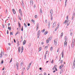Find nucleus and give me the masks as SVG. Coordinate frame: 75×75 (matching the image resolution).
<instances>
[{"label":"nucleus","mask_w":75,"mask_h":75,"mask_svg":"<svg viewBox=\"0 0 75 75\" xmlns=\"http://www.w3.org/2000/svg\"><path fill=\"white\" fill-rule=\"evenodd\" d=\"M75 42V40L74 39L73 40L72 42V47H74V46L75 45V43L74 42Z\"/></svg>","instance_id":"obj_2"},{"label":"nucleus","mask_w":75,"mask_h":75,"mask_svg":"<svg viewBox=\"0 0 75 75\" xmlns=\"http://www.w3.org/2000/svg\"><path fill=\"white\" fill-rule=\"evenodd\" d=\"M62 58H64V53L63 52H62Z\"/></svg>","instance_id":"obj_17"},{"label":"nucleus","mask_w":75,"mask_h":75,"mask_svg":"<svg viewBox=\"0 0 75 75\" xmlns=\"http://www.w3.org/2000/svg\"><path fill=\"white\" fill-rule=\"evenodd\" d=\"M28 26H30V23H28Z\"/></svg>","instance_id":"obj_55"},{"label":"nucleus","mask_w":75,"mask_h":75,"mask_svg":"<svg viewBox=\"0 0 75 75\" xmlns=\"http://www.w3.org/2000/svg\"><path fill=\"white\" fill-rule=\"evenodd\" d=\"M30 6H33V0H30Z\"/></svg>","instance_id":"obj_4"},{"label":"nucleus","mask_w":75,"mask_h":75,"mask_svg":"<svg viewBox=\"0 0 75 75\" xmlns=\"http://www.w3.org/2000/svg\"><path fill=\"white\" fill-rule=\"evenodd\" d=\"M52 39V37H51V36H50L48 38V40H49V41H50Z\"/></svg>","instance_id":"obj_14"},{"label":"nucleus","mask_w":75,"mask_h":75,"mask_svg":"<svg viewBox=\"0 0 75 75\" xmlns=\"http://www.w3.org/2000/svg\"><path fill=\"white\" fill-rule=\"evenodd\" d=\"M50 23H49L48 24V28H50Z\"/></svg>","instance_id":"obj_25"},{"label":"nucleus","mask_w":75,"mask_h":75,"mask_svg":"<svg viewBox=\"0 0 75 75\" xmlns=\"http://www.w3.org/2000/svg\"><path fill=\"white\" fill-rule=\"evenodd\" d=\"M64 40H65V41H67V40H68V38H67V37L66 36L65 37Z\"/></svg>","instance_id":"obj_21"},{"label":"nucleus","mask_w":75,"mask_h":75,"mask_svg":"<svg viewBox=\"0 0 75 75\" xmlns=\"http://www.w3.org/2000/svg\"><path fill=\"white\" fill-rule=\"evenodd\" d=\"M41 50H42V47H40L39 48V51H41Z\"/></svg>","instance_id":"obj_27"},{"label":"nucleus","mask_w":75,"mask_h":75,"mask_svg":"<svg viewBox=\"0 0 75 75\" xmlns=\"http://www.w3.org/2000/svg\"><path fill=\"white\" fill-rule=\"evenodd\" d=\"M19 18L20 20H21V17H19Z\"/></svg>","instance_id":"obj_53"},{"label":"nucleus","mask_w":75,"mask_h":75,"mask_svg":"<svg viewBox=\"0 0 75 75\" xmlns=\"http://www.w3.org/2000/svg\"><path fill=\"white\" fill-rule=\"evenodd\" d=\"M48 53V51H47L46 52V54H46V55H47V54Z\"/></svg>","instance_id":"obj_40"},{"label":"nucleus","mask_w":75,"mask_h":75,"mask_svg":"<svg viewBox=\"0 0 75 75\" xmlns=\"http://www.w3.org/2000/svg\"><path fill=\"white\" fill-rule=\"evenodd\" d=\"M45 31V29H44L43 30H42V33H44Z\"/></svg>","instance_id":"obj_38"},{"label":"nucleus","mask_w":75,"mask_h":75,"mask_svg":"<svg viewBox=\"0 0 75 75\" xmlns=\"http://www.w3.org/2000/svg\"><path fill=\"white\" fill-rule=\"evenodd\" d=\"M57 39H55L54 40V44L55 45H57Z\"/></svg>","instance_id":"obj_6"},{"label":"nucleus","mask_w":75,"mask_h":75,"mask_svg":"<svg viewBox=\"0 0 75 75\" xmlns=\"http://www.w3.org/2000/svg\"><path fill=\"white\" fill-rule=\"evenodd\" d=\"M64 67V64H62L59 67L60 69H61V68Z\"/></svg>","instance_id":"obj_13"},{"label":"nucleus","mask_w":75,"mask_h":75,"mask_svg":"<svg viewBox=\"0 0 75 75\" xmlns=\"http://www.w3.org/2000/svg\"><path fill=\"white\" fill-rule=\"evenodd\" d=\"M23 62H22V63H21V66H22V65H23Z\"/></svg>","instance_id":"obj_42"},{"label":"nucleus","mask_w":75,"mask_h":75,"mask_svg":"<svg viewBox=\"0 0 75 75\" xmlns=\"http://www.w3.org/2000/svg\"><path fill=\"white\" fill-rule=\"evenodd\" d=\"M24 50V47H23V46L21 48V53H22L23 52V50Z\"/></svg>","instance_id":"obj_16"},{"label":"nucleus","mask_w":75,"mask_h":75,"mask_svg":"<svg viewBox=\"0 0 75 75\" xmlns=\"http://www.w3.org/2000/svg\"><path fill=\"white\" fill-rule=\"evenodd\" d=\"M63 23L64 24H65V23H66V24H67V26L69 25V21H68V20H66Z\"/></svg>","instance_id":"obj_1"},{"label":"nucleus","mask_w":75,"mask_h":75,"mask_svg":"<svg viewBox=\"0 0 75 75\" xmlns=\"http://www.w3.org/2000/svg\"><path fill=\"white\" fill-rule=\"evenodd\" d=\"M11 62H12V58L11 59V61H10L9 63H11Z\"/></svg>","instance_id":"obj_49"},{"label":"nucleus","mask_w":75,"mask_h":75,"mask_svg":"<svg viewBox=\"0 0 75 75\" xmlns=\"http://www.w3.org/2000/svg\"><path fill=\"white\" fill-rule=\"evenodd\" d=\"M8 30H9L11 31V27H8Z\"/></svg>","instance_id":"obj_31"},{"label":"nucleus","mask_w":75,"mask_h":75,"mask_svg":"<svg viewBox=\"0 0 75 75\" xmlns=\"http://www.w3.org/2000/svg\"><path fill=\"white\" fill-rule=\"evenodd\" d=\"M13 35V33L12 34V32H11L10 33V35Z\"/></svg>","instance_id":"obj_59"},{"label":"nucleus","mask_w":75,"mask_h":75,"mask_svg":"<svg viewBox=\"0 0 75 75\" xmlns=\"http://www.w3.org/2000/svg\"><path fill=\"white\" fill-rule=\"evenodd\" d=\"M57 66L56 65H54L53 68L52 69H53V70H54V69H56V71H57Z\"/></svg>","instance_id":"obj_8"},{"label":"nucleus","mask_w":75,"mask_h":75,"mask_svg":"<svg viewBox=\"0 0 75 75\" xmlns=\"http://www.w3.org/2000/svg\"><path fill=\"white\" fill-rule=\"evenodd\" d=\"M62 36H63V33H62L61 34V36L60 37V38H62Z\"/></svg>","instance_id":"obj_29"},{"label":"nucleus","mask_w":75,"mask_h":75,"mask_svg":"<svg viewBox=\"0 0 75 75\" xmlns=\"http://www.w3.org/2000/svg\"><path fill=\"white\" fill-rule=\"evenodd\" d=\"M19 13H20L21 16H22V12H21V9H19Z\"/></svg>","instance_id":"obj_12"},{"label":"nucleus","mask_w":75,"mask_h":75,"mask_svg":"<svg viewBox=\"0 0 75 75\" xmlns=\"http://www.w3.org/2000/svg\"><path fill=\"white\" fill-rule=\"evenodd\" d=\"M40 12L41 13H42V10L41 8H40Z\"/></svg>","instance_id":"obj_33"},{"label":"nucleus","mask_w":75,"mask_h":75,"mask_svg":"<svg viewBox=\"0 0 75 75\" xmlns=\"http://www.w3.org/2000/svg\"><path fill=\"white\" fill-rule=\"evenodd\" d=\"M50 13L51 15H52V14H53V11L52 10V9H51L50 10Z\"/></svg>","instance_id":"obj_11"},{"label":"nucleus","mask_w":75,"mask_h":75,"mask_svg":"<svg viewBox=\"0 0 75 75\" xmlns=\"http://www.w3.org/2000/svg\"><path fill=\"white\" fill-rule=\"evenodd\" d=\"M63 72V70H61L60 72V74H61Z\"/></svg>","instance_id":"obj_26"},{"label":"nucleus","mask_w":75,"mask_h":75,"mask_svg":"<svg viewBox=\"0 0 75 75\" xmlns=\"http://www.w3.org/2000/svg\"><path fill=\"white\" fill-rule=\"evenodd\" d=\"M56 23H57L55 22L54 23H53V24L52 25V28H54V27H55V26L56 25Z\"/></svg>","instance_id":"obj_3"},{"label":"nucleus","mask_w":75,"mask_h":75,"mask_svg":"<svg viewBox=\"0 0 75 75\" xmlns=\"http://www.w3.org/2000/svg\"><path fill=\"white\" fill-rule=\"evenodd\" d=\"M53 49V48H52V47H51L50 48V51H52Z\"/></svg>","instance_id":"obj_44"},{"label":"nucleus","mask_w":75,"mask_h":75,"mask_svg":"<svg viewBox=\"0 0 75 75\" xmlns=\"http://www.w3.org/2000/svg\"><path fill=\"white\" fill-rule=\"evenodd\" d=\"M45 48H48V46H45Z\"/></svg>","instance_id":"obj_64"},{"label":"nucleus","mask_w":75,"mask_h":75,"mask_svg":"<svg viewBox=\"0 0 75 75\" xmlns=\"http://www.w3.org/2000/svg\"><path fill=\"white\" fill-rule=\"evenodd\" d=\"M31 21L32 22H33V23L35 24V21H34L32 19Z\"/></svg>","instance_id":"obj_24"},{"label":"nucleus","mask_w":75,"mask_h":75,"mask_svg":"<svg viewBox=\"0 0 75 75\" xmlns=\"http://www.w3.org/2000/svg\"><path fill=\"white\" fill-rule=\"evenodd\" d=\"M21 75H24V74H23V72H22L21 73Z\"/></svg>","instance_id":"obj_61"},{"label":"nucleus","mask_w":75,"mask_h":75,"mask_svg":"<svg viewBox=\"0 0 75 75\" xmlns=\"http://www.w3.org/2000/svg\"><path fill=\"white\" fill-rule=\"evenodd\" d=\"M39 27V26H38V25H37V29Z\"/></svg>","instance_id":"obj_54"},{"label":"nucleus","mask_w":75,"mask_h":75,"mask_svg":"<svg viewBox=\"0 0 75 75\" xmlns=\"http://www.w3.org/2000/svg\"><path fill=\"white\" fill-rule=\"evenodd\" d=\"M63 62V60H61V64H62Z\"/></svg>","instance_id":"obj_62"},{"label":"nucleus","mask_w":75,"mask_h":75,"mask_svg":"<svg viewBox=\"0 0 75 75\" xmlns=\"http://www.w3.org/2000/svg\"><path fill=\"white\" fill-rule=\"evenodd\" d=\"M47 33H48V31H46L45 32L44 34H45V35H46V34H47Z\"/></svg>","instance_id":"obj_28"},{"label":"nucleus","mask_w":75,"mask_h":75,"mask_svg":"<svg viewBox=\"0 0 75 75\" xmlns=\"http://www.w3.org/2000/svg\"><path fill=\"white\" fill-rule=\"evenodd\" d=\"M25 42H26V41H25V40L23 42V45H25Z\"/></svg>","instance_id":"obj_20"},{"label":"nucleus","mask_w":75,"mask_h":75,"mask_svg":"<svg viewBox=\"0 0 75 75\" xmlns=\"http://www.w3.org/2000/svg\"><path fill=\"white\" fill-rule=\"evenodd\" d=\"M13 13L14 14H16V11H15V10L14 9H12Z\"/></svg>","instance_id":"obj_19"},{"label":"nucleus","mask_w":75,"mask_h":75,"mask_svg":"<svg viewBox=\"0 0 75 75\" xmlns=\"http://www.w3.org/2000/svg\"><path fill=\"white\" fill-rule=\"evenodd\" d=\"M67 20H68V16H67Z\"/></svg>","instance_id":"obj_45"},{"label":"nucleus","mask_w":75,"mask_h":75,"mask_svg":"<svg viewBox=\"0 0 75 75\" xmlns=\"http://www.w3.org/2000/svg\"><path fill=\"white\" fill-rule=\"evenodd\" d=\"M40 30H39L38 33V38H39V36H40Z\"/></svg>","instance_id":"obj_9"},{"label":"nucleus","mask_w":75,"mask_h":75,"mask_svg":"<svg viewBox=\"0 0 75 75\" xmlns=\"http://www.w3.org/2000/svg\"><path fill=\"white\" fill-rule=\"evenodd\" d=\"M11 43H8V45H11Z\"/></svg>","instance_id":"obj_58"},{"label":"nucleus","mask_w":75,"mask_h":75,"mask_svg":"<svg viewBox=\"0 0 75 75\" xmlns=\"http://www.w3.org/2000/svg\"><path fill=\"white\" fill-rule=\"evenodd\" d=\"M67 0H65V6L66 7V5H67Z\"/></svg>","instance_id":"obj_37"},{"label":"nucleus","mask_w":75,"mask_h":75,"mask_svg":"<svg viewBox=\"0 0 75 75\" xmlns=\"http://www.w3.org/2000/svg\"><path fill=\"white\" fill-rule=\"evenodd\" d=\"M35 18H37V17H38V16H37V15H35Z\"/></svg>","instance_id":"obj_41"},{"label":"nucleus","mask_w":75,"mask_h":75,"mask_svg":"<svg viewBox=\"0 0 75 75\" xmlns=\"http://www.w3.org/2000/svg\"><path fill=\"white\" fill-rule=\"evenodd\" d=\"M59 28V26H57V27L56 28V29H55V31H56L57 30V29Z\"/></svg>","instance_id":"obj_34"},{"label":"nucleus","mask_w":75,"mask_h":75,"mask_svg":"<svg viewBox=\"0 0 75 75\" xmlns=\"http://www.w3.org/2000/svg\"><path fill=\"white\" fill-rule=\"evenodd\" d=\"M46 56H47V54H45V59H46Z\"/></svg>","instance_id":"obj_43"},{"label":"nucleus","mask_w":75,"mask_h":75,"mask_svg":"<svg viewBox=\"0 0 75 75\" xmlns=\"http://www.w3.org/2000/svg\"><path fill=\"white\" fill-rule=\"evenodd\" d=\"M3 62H4L3 60H2L1 62V64H3Z\"/></svg>","instance_id":"obj_52"},{"label":"nucleus","mask_w":75,"mask_h":75,"mask_svg":"<svg viewBox=\"0 0 75 75\" xmlns=\"http://www.w3.org/2000/svg\"><path fill=\"white\" fill-rule=\"evenodd\" d=\"M31 63H29L28 66V68H27V71H28V70L30 69V66H31Z\"/></svg>","instance_id":"obj_7"},{"label":"nucleus","mask_w":75,"mask_h":75,"mask_svg":"<svg viewBox=\"0 0 75 75\" xmlns=\"http://www.w3.org/2000/svg\"><path fill=\"white\" fill-rule=\"evenodd\" d=\"M59 28V26H57V27L56 28V29H55V31H56L57 30V29Z\"/></svg>","instance_id":"obj_35"},{"label":"nucleus","mask_w":75,"mask_h":75,"mask_svg":"<svg viewBox=\"0 0 75 75\" xmlns=\"http://www.w3.org/2000/svg\"><path fill=\"white\" fill-rule=\"evenodd\" d=\"M22 5L23 7H24V3H23V1H22Z\"/></svg>","instance_id":"obj_30"},{"label":"nucleus","mask_w":75,"mask_h":75,"mask_svg":"<svg viewBox=\"0 0 75 75\" xmlns=\"http://www.w3.org/2000/svg\"><path fill=\"white\" fill-rule=\"evenodd\" d=\"M19 66V63H18L17 62L16 63V66L17 67V70H18V66Z\"/></svg>","instance_id":"obj_10"},{"label":"nucleus","mask_w":75,"mask_h":75,"mask_svg":"<svg viewBox=\"0 0 75 75\" xmlns=\"http://www.w3.org/2000/svg\"><path fill=\"white\" fill-rule=\"evenodd\" d=\"M45 23H47V20H45Z\"/></svg>","instance_id":"obj_51"},{"label":"nucleus","mask_w":75,"mask_h":75,"mask_svg":"<svg viewBox=\"0 0 75 75\" xmlns=\"http://www.w3.org/2000/svg\"><path fill=\"white\" fill-rule=\"evenodd\" d=\"M75 58H74V61L73 65V68H75Z\"/></svg>","instance_id":"obj_5"},{"label":"nucleus","mask_w":75,"mask_h":75,"mask_svg":"<svg viewBox=\"0 0 75 75\" xmlns=\"http://www.w3.org/2000/svg\"><path fill=\"white\" fill-rule=\"evenodd\" d=\"M19 32L18 31L16 33V34L15 35H17V34H18Z\"/></svg>","instance_id":"obj_47"},{"label":"nucleus","mask_w":75,"mask_h":75,"mask_svg":"<svg viewBox=\"0 0 75 75\" xmlns=\"http://www.w3.org/2000/svg\"><path fill=\"white\" fill-rule=\"evenodd\" d=\"M34 8H35V4L34 5Z\"/></svg>","instance_id":"obj_63"},{"label":"nucleus","mask_w":75,"mask_h":75,"mask_svg":"<svg viewBox=\"0 0 75 75\" xmlns=\"http://www.w3.org/2000/svg\"><path fill=\"white\" fill-rule=\"evenodd\" d=\"M28 46L29 47H31V43H29Z\"/></svg>","instance_id":"obj_46"},{"label":"nucleus","mask_w":75,"mask_h":75,"mask_svg":"<svg viewBox=\"0 0 75 75\" xmlns=\"http://www.w3.org/2000/svg\"><path fill=\"white\" fill-rule=\"evenodd\" d=\"M72 34H73V33H70L71 35H72Z\"/></svg>","instance_id":"obj_57"},{"label":"nucleus","mask_w":75,"mask_h":75,"mask_svg":"<svg viewBox=\"0 0 75 75\" xmlns=\"http://www.w3.org/2000/svg\"><path fill=\"white\" fill-rule=\"evenodd\" d=\"M2 57H3V55L2 54H0V57L1 58Z\"/></svg>","instance_id":"obj_39"},{"label":"nucleus","mask_w":75,"mask_h":75,"mask_svg":"<svg viewBox=\"0 0 75 75\" xmlns=\"http://www.w3.org/2000/svg\"><path fill=\"white\" fill-rule=\"evenodd\" d=\"M21 31H23V26H22Z\"/></svg>","instance_id":"obj_50"},{"label":"nucleus","mask_w":75,"mask_h":75,"mask_svg":"<svg viewBox=\"0 0 75 75\" xmlns=\"http://www.w3.org/2000/svg\"><path fill=\"white\" fill-rule=\"evenodd\" d=\"M64 47H67V42L66 41L64 42Z\"/></svg>","instance_id":"obj_15"},{"label":"nucleus","mask_w":75,"mask_h":75,"mask_svg":"<svg viewBox=\"0 0 75 75\" xmlns=\"http://www.w3.org/2000/svg\"><path fill=\"white\" fill-rule=\"evenodd\" d=\"M19 27H21V25H20L19 23Z\"/></svg>","instance_id":"obj_48"},{"label":"nucleus","mask_w":75,"mask_h":75,"mask_svg":"<svg viewBox=\"0 0 75 75\" xmlns=\"http://www.w3.org/2000/svg\"><path fill=\"white\" fill-rule=\"evenodd\" d=\"M24 25L25 27V28H26L27 26V25L25 24V23H24Z\"/></svg>","instance_id":"obj_32"},{"label":"nucleus","mask_w":75,"mask_h":75,"mask_svg":"<svg viewBox=\"0 0 75 75\" xmlns=\"http://www.w3.org/2000/svg\"><path fill=\"white\" fill-rule=\"evenodd\" d=\"M44 75H47V74H46V73L45 72L44 73Z\"/></svg>","instance_id":"obj_60"},{"label":"nucleus","mask_w":75,"mask_h":75,"mask_svg":"<svg viewBox=\"0 0 75 75\" xmlns=\"http://www.w3.org/2000/svg\"><path fill=\"white\" fill-rule=\"evenodd\" d=\"M18 50L19 53H20V51L21 50V47H19Z\"/></svg>","instance_id":"obj_18"},{"label":"nucleus","mask_w":75,"mask_h":75,"mask_svg":"<svg viewBox=\"0 0 75 75\" xmlns=\"http://www.w3.org/2000/svg\"><path fill=\"white\" fill-rule=\"evenodd\" d=\"M41 44H42V45H43V44H44V42H41Z\"/></svg>","instance_id":"obj_56"},{"label":"nucleus","mask_w":75,"mask_h":75,"mask_svg":"<svg viewBox=\"0 0 75 75\" xmlns=\"http://www.w3.org/2000/svg\"><path fill=\"white\" fill-rule=\"evenodd\" d=\"M17 44L18 45L17 46L18 47V46H19V45H20V44H19V41H17Z\"/></svg>","instance_id":"obj_22"},{"label":"nucleus","mask_w":75,"mask_h":75,"mask_svg":"<svg viewBox=\"0 0 75 75\" xmlns=\"http://www.w3.org/2000/svg\"><path fill=\"white\" fill-rule=\"evenodd\" d=\"M49 41H50V40H49L48 39L46 40V42L47 43H48L49 42Z\"/></svg>","instance_id":"obj_36"},{"label":"nucleus","mask_w":75,"mask_h":75,"mask_svg":"<svg viewBox=\"0 0 75 75\" xmlns=\"http://www.w3.org/2000/svg\"><path fill=\"white\" fill-rule=\"evenodd\" d=\"M53 19V17H52V15H51V21Z\"/></svg>","instance_id":"obj_23"}]
</instances>
